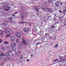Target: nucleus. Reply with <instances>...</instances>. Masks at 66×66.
<instances>
[{
  "label": "nucleus",
  "mask_w": 66,
  "mask_h": 66,
  "mask_svg": "<svg viewBox=\"0 0 66 66\" xmlns=\"http://www.w3.org/2000/svg\"><path fill=\"white\" fill-rule=\"evenodd\" d=\"M59 12L60 13H62V11L61 10H60L59 11Z\"/></svg>",
  "instance_id": "obj_42"
},
{
  "label": "nucleus",
  "mask_w": 66,
  "mask_h": 66,
  "mask_svg": "<svg viewBox=\"0 0 66 66\" xmlns=\"http://www.w3.org/2000/svg\"><path fill=\"white\" fill-rule=\"evenodd\" d=\"M10 9L11 7H7L6 9H5V10L6 11H9V10H10Z\"/></svg>",
  "instance_id": "obj_7"
},
{
  "label": "nucleus",
  "mask_w": 66,
  "mask_h": 66,
  "mask_svg": "<svg viewBox=\"0 0 66 66\" xmlns=\"http://www.w3.org/2000/svg\"><path fill=\"white\" fill-rule=\"evenodd\" d=\"M21 23H22V24H23V23H27V22H25L24 21L23 22H21Z\"/></svg>",
  "instance_id": "obj_30"
},
{
  "label": "nucleus",
  "mask_w": 66,
  "mask_h": 66,
  "mask_svg": "<svg viewBox=\"0 0 66 66\" xmlns=\"http://www.w3.org/2000/svg\"><path fill=\"white\" fill-rule=\"evenodd\" d=\"M11 50L13 51H16V48H12Z\"/></svg>",
  "instance_id": "obj_11"
},
{
  "label": "nucleus",
  "mask_w": 66,
  "mask_h": 66,
  "mask_svg": "<svg viewBox=\"0 0 66 66\" xmlns=\"http://www.w3.org/2000/svg\"><path fill=\"white\" fill-rule=\"evenodd\" d=\"M13 19V18H12V17H11V18H9V20H11V19Z\"/></svg>",
  "instance_id": "obj_38"
},
{
  "label": "nucleus",
  "mask_w": 66,
  "mask_h": 66,
  "mask_svg": "<svg viewBox=\"0 0 66 66\" xmlns=\"http://www.w3.org/2000/svg\"><path fill=\"white\" fill-rule=\"evenodd\" d=\"M17 12H16V14H17Z\"/></svg>",
  "instance_id": "obj_59"
},
{
  "label": "nucleus",
  "mask_w": 66,
  "mask_h": 66,
  "mask_svg": "<svg viewBox=\"0 0 66 66\" xmlns=\"http://www.w3.org/2000/svg\"><path fill=\"white\" fill-rule=\"evenodd\" d=\"M65 23H66V20L65 21Z\"/></svg>",
  "instance_id": "obj_57"
},
{
  "label": "nucleus",
  "mask_w": 66,
  "mask_h": 66,
  "mask_svg": "<svg viewBox=\"0 0 66 66\" xmlns=\"http://www.w3.org/2000/svg\"><path fill=\"white\" fill-rule=\"evenodd\" d=\"M16 42L17 43H19V39H17L16 40Z\"/></svg>",
  "instance_id": "obj_26"
},
{
  "label": "nucleus",
  "mask_w": 66,
  "mask_h": 66,
  "mask_svg": "<svg viewBox=\"0 0 66 66\" xmlns=\"http://www.w3.org/2000/svg\"><path fill=\"white\" fill-rule=\"evenodd\" d=\"M63 17H64L63 16H61V17H60V18H61V19H62V18H63Z\"/></svg>",
  "instance_id": "obj_44"
},
{
  "label": "nucleus",
  "mask_w": 66,
  "mask_h": 66,
  "mask_svg": "<svg viewBox=\"0 0 66 66\" xmlns=\"http://www.w3.org/2000/svg\"><path fill=\"white\" fill-rule=\"evenodd\" d=\"M58 46V45L57 44H56L55 46H54L55 48H57V46Z\"/></svg>",
  "instance_id": "obj_23"
},
{
  "label": "nucleus",
  "mask_w": 66,
  "mask_h": 66,
  "mask_svg": "<svg viewBox=\"0 0 66 66\" xmlns=\"http://www.w3.org/2000/svg\"><path fill=\"white\" fill-rule=\"evenodd\" d=\"M19 45L20 46H21L22 45V43H21V42H20L19 43Z\"/></svg>",
  "instance_id": "obj_24"
},
{
  "label": "nucleus",
  "mask_w": 66,
  "mask_h": 66,
  "mask_svg": "<svg viewBox=\"0 0 66 66\" xmlns=\"http://www.w3.org/2000/svg\"><path fill=\"white\" fill-rule=\"evenodd\" d=\"M15 54L17 55V56H18V55H19V54L18 53V52H15Z\"/></svg>",
  "instance_id": "obj_18"
},
{
  "label": "nucleus",
  "mask_w": 66,
  "mask_h": 66,
  "mask_svg": "<svg viewBox=\"0 0 66 66\" xmlns=\"http://www.w3.org/2000/svg\"><path fill=\"white\" fill-rule=\"evenodd\" d=\"M1 35L2 37H3V32H1Z\"/></svg>",
  "instance_id": "obj_25"
},
{
  "label": "nucleus",
  "mask_w": 66,
  "mask_h": 66,
  "mask_svg": "<svg viewBox=\"0 0 66 66\" xmlns=\"http://www.w3.org/2000/svg\"><path fill=\"white\" fill-rule=\"evenodd\" d=\"M59 3L58 2V3L57 4H55L56 6H57V7H59Z\"/></svg>",
  "instance_id": "obj_17"
},
{
  "label": "nucleus",
  "mask_w": 66,
  "mask_h": 66,
  "mask_svg": "<svg viewBox=\"0 0 66 66\" xmlns=\"http://www.w3.org/2000/svg\"><path fill=\"white\" fill-rule=\"evenodd\" d=\"M23 57V55H20V59H21V60H22V59Z\"/></svg>",
  "instance_id": "obj_21"
},
{
  "label": "nucleus",
  "mask_w": 66,
  "mask_h": 66,
  "mask_svg": "<svg viewBox=\"0 0 66 66\" xmlns=\"http://www.w3.org/2000/svg\"><path fill=\"white\" fill-rule=\"evenodd\" d=\"M56 15L55 14V16H56Z\"/></svg>",
  "instance_id": "obj_62"
},
{
  "label": "nucleus",
  "mask_w": 66,
  "mask_h": 66,
  "mask_svg": "<svg viewBox=\"0 0 66 66\" xmlns=\"http://www.w3.org/2000/svg\"><path fill=\"white\" fill-rule=\"evenodd\" d=\"M0 55L2 56H5V54L3 53L1 54Z\"/></svg>",
  "instance_id": "obj_16"
},
{
  "label": "nucleus",
  "mask_w": 66,
  "mask_h": 66,
  "mask_svg": "<svg viewBox=\"0 0 66 66\" xmlns=\"http://www.w3.org/2000/svg\"><path fill=\"white\" fill-rule=\"evenodd\" d=\"M3 59V57L0 55V59Z\"/></svg>",
  "instance_id": "obj_34"
},
{
  "label": "nucleus",
  "mask_w": 66,
  "mask_h": 66,
  "mask_svg": "<svg viewBox=\"0 0 66 66\" xmlns=\"http://www.w3.org/2000/svg\"><path fill=\"white\" fill-rule=\"evenodd\" d=\"M13 33V31L12 30H10L9 31H7V34H11Z\"/></svg>",
  "instance_id": "obj_6"
},
{
  "label": "nucleus",
  "mask_w": 66,
  "mask_h": 66,
  "mask_svg": "<svg viewBox=\"0 0 66 66\" xmlns=\"http://www.w3.org/2000/svg\"><path fill=\"white\" fill-rule=\"evenodd\" d=\"M58 59H55V60H53V62H56V61H58Z\"/></svg>",
  "instance_id": "obj_31"
},
{
  "label": "nucleus",
  "mask_w": 66,
  "mask_h": 66,
  "mask_svg": "<svg viewBox=\"0 0 66 66\" xmlns=\"http://www.w3.org/2000/svg\"><path fill=\"white\" fill-rule=\"evenodd\" d=\"M43 10L44 11H47V9L46 8H43Z\"/></svg>",
  "instance_id": "obj_28"
},
{
  "label": "nucleus",
  "mask_w": 66,
  "mask_h": 66,
  "mask_svg": "<svg viewBox=\"0 0 66 66\" xmlns=\"http://www.w3.org/2000/svg\"><path fill=\"white\" fill-rule=\"evenodd\" d=\"M4 45H6L9 44V42H4Z\"/></svg>",
  "instance_id": "obj_15"
},
{
  "label": "nucleus",
  "mask_w": 66,
  "mask_h": 66,
  "mask_svg": "<svg viewBox=\"0 0 66 66\" xmlns=\"http://www.w3.org/2000/svg\"><path fill=\"white\" fill-rule=\"evenodd\" d=\"M11 46L12 48H14L16 46V43H12L11 44Z\"/></svg>",
  "instance_id": "obj_4"
},
{
  "label": "nucleus",
  "mask_w": 66,
  "mask_h": 66,
  "mask_svg": "<svg viewBox=\"0 0 66 66\" xmlns=\"http://www.w3.org/2000/svg\"><path fill=\"white\" fill-rule=\"evenodd\" d=\"M15 40V37L12 36L10 38V40L11 42H14Z\"/></svg>",
  "instance_id": "obj_3"
},
{
  "label": "nucleus",
  "mask_w": 66,
  "mask_h": 66,
  "mask_svg": "<svg viewBox=\"0 0 66 66\" xmlns=\"http://www.w3.org/2000/svg\"><path fill=\"white\" fill-rule=\"evenodd\" d=\"M63 61H66V57L64 58L63 60Z\"/></svg>",
  "instance_id": "obj_41"
},
{
  "label": "nucleus",
  "mask_w": 66,
  "mask_h": 66,
  "mask_svg": "<svg viewBox=\"0 0 66 66\" xmlns=\"http://www.w3.org/2000/svg\"><path fill=\"white\" fill-rule=\"evenodd\" d=\"M2 40L1 39H0V43H2Z\"/></svg>",
  "instance_id": "obj_37"
},
{
  "label": "nucleus",
  "mask_w": 66,
  "mask_h": 66,
  "mask_svg": "<svg viewBox=\"0 0 66 66\" xmlns=\"http://www.w3.org/2000/svg\"><path fill=\"white\" fill-rule=\"evenodd\" d=\"M11 36L12 35H6V38H7V37H11Z\"/></svg>",
  "instance_id": "obj_19"
},
{
  "label": "nucleus",
  "mask_w": 66,
  "mask_h": 66,
  "mask_svg": "<svg viewBox=\"0 0 66 66\" xmlns=\"http://www.w3.org/2000/svg\"><path fill=\"white\" fill-rule=\"evenodd\" d=\"M62 4H63V3H62V2H61V3H60V4L61 5H62Z\"/></svg>",
  "instance_id": "obj_49"
},
{
  "label": "nucleus",
  "mask_w": 66,
  "mask_h": 66,
  "mask_svg": "<svg viewBox=\"0 0 66 66\" xmlns=\"http://www.w3.org/2000/svg\"><path fill=\"white\" fill-rule=\"evenodd\" d=\"M55 28V27L54 26L52 25V27H51L52 29H53V28Z\"/></svg>",
  "instance_id": "obj_35"
},
{
  "label": "nucleus",
  "mask_w": 66,
  "mask_h": 66,
  "mask_svg": "<svg viewBox=\"0 0 66 66\" xmlns=\"http://www.w3.org/2000/svg\"><path fill=\"white\" fill-rule=\"evenodd\" d=\"M59 57L60 59V60H61L62 61H63V60H64V59L63 57V56H61H61H60Z\"/></svg>",
  "instance_id": "obj_12"
},
{
  "label": "nucleus",
  "mask_w": 66,
  "mask_h": 66,
  "mask_svg": "<svg viewBox=\"0 0 66 66\" xmlns=\"http://www.w3.org/2000/svg\"><path fill=\"white\" fill-rule=\"evenodd\" d=\"M3 64H2V65H1V66H3Z\"/></svg>",
  "instance_id": "obj_54"
},
{
  "label": "nucleus",
  "mask_w": 66,
  "mask_h": 66,
  "mask_svg": "<svg viewBox=\"0 0 66 66\" xmlns=\"http://www.w3.org/2000/svg\"><path fill=\"white\" fill-rule=\"evenodd\" d=\"M8 53L9 54L10 53H12V52L11 50H9L8 51Z\"/></svg>",
  "instance_id": "obj_13"
},
{
  "label": "nucleus",
  "mask_w": 66,
  "mask_h": 66,
  "mask_svg": "<svg viewBox=\"0 0 66 66\" xmlns=\"http://www.w3.org/2000/svg\"><path fill=\"white\" fill-rule=\"evenodd\" d=\"M41 39H42V40H43V38H42Z\"/></svg>",
  "instance_id": "obj_58"
},
{
  "label": "nucleus",
  "mask_w": 66,
  "mask_h": 66,
  "mask_svg": "<svg viewBox=\"0 0 66 66\" xmlns=\"http://www.w3.org/2000/svg\"><path fill=\"white\" fill-rule=\"evenodd\" d=\"M46 21H48V19H47V20H46Z\"/></svg>",
  "instance_id": "obj_55"
},
{
  "label": "nucleus",
  "mask_w": 66,
  "mask_h": 66,
  "mask_svg": "<svg viewBox=\"0 0 66 66\" xmlns=\"http://www.w3.org/2000/svg\"><path fill=\"white\" fill-rule=\"evenodd\" d=\"M65 50L66 51V47L65 48Z\"/></svg>",
  "instance_id": "obj_56"
},
{
  "label": "nucleus",
  "mask_w": 66,
  "mask_h": 66,
  "mask_svg": "<svg viewBox=\"0 0 66 66\" xmlns=\"http://www.w3.org/2000/svg\"><path fill=\"white\" fill-rule=\"evenodd\" d=\"M18 52H19V53H20V51H19Z\"/></svg>",
  "instance_id": "obj_53"
},
{
  "label": "nucleus",
  "mask_w": 66,
  "mask_h": 66,
  "mask_svg": "<svg viewBox=\"0 0 66 66\" xmlns=\"http://www.w3.org/2000/svg\"><path fill=\"white\" fill-rule=\"evenodd\" d=\"M7 49H10V47L9 45H8L7 46Z\"/></svg>",
  "instance_id": "obj_20"
},
{
  "label": "nucleus",
  "mask_w": 66,
  "mask_h": 66,
  "mask_svg": "<svg viewBox=\"0 0 66 66\" xmlns=\"http://www.w3.org/2000/svg\"><path fill=\"white\" fill-rule=\"evenodd\" d=\"M22 42L24 45L27 46L28 45V42H27L25 40L23 39H22Z\"/></svg>",
  "instance_id": "obj_1"
},
{
  "label": "nucleus",
  "mask_w": 66,
  "mask_h": 66,
  "mask_svg": "<svg viewBox=\"0 0 66 66\" xmlns=\"http://www.w3.org/2000/svg\"><path fill=\"white\" fill-rule=\"evenodd\" d=\"M23 30L24 32H27L29 31V28L28 27H24L23 28Z\"/></svg>",
  "instance_id": "obj_2"
},
{
  "label": "nucleus",
  "mask_w": 66,
  "mask_h": 66,
  "mask_svg": "<svg viewBox=\"0 0 66 66\" xmlns=\"http://www.w3.org/2000/svg\"><path fill=\"white\" fill-rule=\"evenodd\" d=\"M60 21L61 23H62V22H63V20H60Z\"/></svg>",
  "instance_id": "obj_45"
},
{
  "label": "nucleus",
  "mask_w": 66,
  "mask_h": 66,
  "mask_svg": "<svg viewBox=\"0 0 66 66\" xmlns=\"http://www.w3.org/2000/svg\"><path fill=\"white\" fill-rule=\"evenodd\" d=\"M27 62H29V60L28 59L27 60Z\"/></svg>",
  "instance_id": "obj_48"
},
{
  "label": "nucleus",
  "mask_w": 66,
  "mask_h": 66,
  "mask_svg": "<svg viewBox=\"0 0 66 66\" xmlns=\"http://www.w3.org/2000/svg\"><path fill=\"white\" fill-rule=\"evenodd\" d=\"M16 14V12H15V13H14V14Z\"/></svg>",
  "instance_id": "obj_64"
},
{
  "label": "nucleus",
  "mask_w": 66,
  "mask_h": 66,
  "mask_svg": "<svg viewBox=\"0 0 66 66\" xmlns=\"http://www.w3.org/2000/svg\"><path fill=\"white\" fill-rule=\"evenodd\" d=\"M64 25L65 26H66V23H65L64 24Z\"/></svg>",
  "instance_id": "obj_50"
},
{
  "label": "nucleus",
  "mask_w": 66,
  "mask_h": 66,
  "mask_svg": "<svg viewBox=\"0 0 66 66\" xmlns=\"http://www.w3.org/2000/svg\"><path fill=\"white\" fill-rule=\"evenodd\" d=\"M57 23H58V24H61V21H59L58 22H56Z\"/></svg>",
  "instance_id": "obj_14"
},
{
  "label": "nucleus",
  "mask_w": 66,
  "mask_h": 66,
  "mask_svg": "<svg viewBox=\"0 0 66 66\" xmlns=\"http://www.w3.org/2000/svg\"><path fill=\"white\" fill-rule=\"evenodd\" d=\"M40 44H41V43L40 42H39L37 43L36 45V46H37V45H40Z\"/></svg>",
  "instance_id": "obj_27"
},
{
  "label": "nucleus",
  "mask_w": 66,
  "mask_h": 66,
  "mask_svg": "<svg viewBox=\"0 0 66 66\" xmlns=\"http://www.w3.org/2000/svg\"><path fill=\"white\" fill-rule=\"evenodd\" d=\"M3 60L4 61H6L7 60V58L5 57L3 59Z\"/></svg>",
  "instance_id": "obj_29"
},
{
  "label": "nucleus",
  "mask_w": 66,
  "mask_h": 66,
  "mask_svg": "<svg viewBox=\"0 0 66 66\" xmlns=\"http://www.w3.org/2000/svg\"><path fill=\"white\" fill-rule=\"evenodd\" d=\"M35 9L37 12H38V11H39V9L37 7H35Z\"/></svg>",
  "instance_id": "obj_10"
},
{
  "label": "nucleus",
  "mask_w": 66,
  "mask_h": 66,
  "mask_svg": "<svg viewBox=\"0 0 66 66\" xmlns=\"http://www.w3.org/2000/svg\"><path fill=\"white\" fill-rule=\"evenodd\" d=\"M1 49L3 51H4L5 50V47L4 46H2Z\"/></svg>",
  "instance_id": "obj_9"
},
{
  "label": "nucleus",
  "mask_w": 66,
  "mask_h": 66,
  "mask_svg": "<svg viewBox=\"0 0 66 66\" xmlns=\"http://www.w3.org/2000/svg\"><path fill=\"white\" fill-rule=\"evenodd\" d=\"M10 21L12 23H14V21L13 20H12L11 22V21Z\"/></svg>",
  "instance_id": "obj_33"
},
{
  "label": "nucleus",
  "mask_w": 66,
  "mask_h": 66,
  "mask_svg": "<svg viewBox=\"0 0 66 66\" xmlns=\"http://www.w3.org/2000/svg\"><path fill=\"white\" fill-rule=\"evenodd\" d=\"M51 17V15H49V16H48V17L49 18H50V17Z\"/></svg>",
  "instance_id": "obj_52"
},
{
  "label": "nucleus",
  "mask_w": 66,
  "mask_h": 66,
  "mask_svg": "<svg viewBox=\"0 0 66 66\" xmlns=\"http://www.w3.org/2000/svg\"><path fill=\"white\" fill-rule=\"evenodd\" d=\"M19 12L20 13H21V11H20Z\"/></svg>",
  "instance_id": "obj_60"
},
{
  "label": "nucleus",
  "mask_w": 66,
  "mask_h": 66,
  "mask_svg": "<svg viewBox=\"0 0 66 66\" xmlns=\"http://www.w3.org/2000/svg\"><path fill=\"white\" fill-rule=\"evenodd\" d=\"M54 20H56V19H55V17L54 18Z\"/></svg>",
  "instance_id": "obj_51"
},
{
  "label": "nucleus",
  "mask_w": 66,
  "mask_h": 66,
  "mask_svg": "<svg viewBox=\"0 0 66 66\" xmlns=\"http://www.w3.org/2000/svg\"><path fill=\"white\" fill-rule=\"evenodd\" d=\"M47 33L45 34V35H47Z\"/></svg>",
  "instance_id": "obj_61"
},
{
  "label": "nucleus",
  "mask_w": 66,
  "mask_h": 66,
  "mask_svg": "<svg viewBox=\"0 0 66 66\" xmlns=\"http://www.w3.org/2000/svg\"><path fill=\"white\" fill-rule=\"evenodd\" d=\"M19 48H20V49H22V47H19Z\"/></svg>",
  "instance_id": "obj_39"
},
{
  "label": "nucleus",
  "mask_w": 66,
  "mask_h": 66,
  "mask_svg": "<svg viewBox=\"0 0 66 66\" xmlns=\"http://www.w3.org/2000/svg\"><path fill=\"white\" fill-rule=\"evenodd\" d=\"M53 1V0H51L50 1V2H52Z\"/></svg>",
  "instance_id": "obj_43"
},
{
  "label": "nucleus",
  "mask_w": 66,
  "mask_h": 66,
  "mask_svg": "<svg viewBox=\"0 0 66 66\" xmlns=\"http://www.w3.org/2000/svg\"><path fill=\"white\" fill-rule=\"evenodd\" d=\"M7 24L5 23H3V25L4 26H6L7 25Z\"/></svg>",
  "instance_id": "obj_32"
},
{
  "label": "nucleus",
  "mask_w": 66,
  "mask_h": 66,
  "mask_svg": "<svg viewBox=\"0 0 66 66\" xmlns=\"http://www.w3.org/2000/svg\"><path fill=\"white\" fill-rule=\"evenodd\" d=\"M6 55V56H10V55L9 54V53H6L5 54Z\"/></svg>",
  "instance_id": "obj_22"
},
{
  "label": "nucleus",
  "mask_w": 66,
  "mask_h": 66,
  "mask_svg": "<svg viewBox=\"0 0 66 66\" xmlns=\"http://www.w3.org/2000/svg\"><path fill=\"white\" fill-rule=\"evenodd\" d=\"M31 57H33V55H31Z\"/></svg>",
  "instance_id": "obj_47"
},
{
  "label": "nucleus",
  "mask_w": 66,
  "mask_h": 66,
  "mask_svg": "<svg viewBox=\"0 0 66 66\" xmlns=\"http://www.w3.org/2000/svg\"><path fill=\"white\" fill-rule=\"evenodd\" d=\"M42 42H44V41L43 40H42Z\"/></svg>",
  "instance_id": "obj_63"
},
{
  "label": "nucleus",
  "mask_w": 66,
  "mask_h": 66,
  "mask_svg": "<svg viewBox=\"0 0 66 66\" xmlns=\"http://www.w3.org/2000/svg\"><path fill=\"white\" fill-rule=\"evenodd\" d=\"M66 12V7H65V10L64 11V12Z\"/></svg>",
  "instance_id": "obj_36"
},
{
  "label": "nucleus",
  "mask_w": 66,
  "mask_h": 66,
  "mask_svg": "<svg viewBox=\"0 0 66 66\" xmlns=\"http://www.w3.org/2000/svg\"><path fill=\"white\" fill-rule=\"evenodd\" d=\"M48 11H49V12H53V10L52 9L50 8H48Z\"/></svg>",
  "instance_id": "obj_8"
},
{
  "label": "nucleus",
  "mask_w": 66,
  "mask_h": 66,
  "mask_svg": "<svg viewBox=\"0 0 66 66\" xmlns=\"http://www.w3.org/2000/svg\"><path fill=\"white\" fill-rule=\"evenodd\" d=\"M58 2H56L55 3V5L57 4V3H58Z\"/></svg>",
  "instance_id": "obj_40"
},
{
  "label": "nucleus",
  "mask_w": 66,
  "mask_h": 66,
  "mask_svg": "<svg viewBox=\"0 0 66 66\" xmlns=\"http://www.w3.org/2000/svg\"><path fill=\"white\" fill-rule=\"evenodd\" d=\"M12 16H16V15H14V14H12Z\"/></svg>",
  "instance_id": "obj_46"
},
{
  "label": "nucleus",
  "mask_w": 66,
  "mask_h": 66,
  "mask_svg": "<svg viewBox=\"0 0 66 66\" xmlns=\"http://www.w3.org/2000/svg\"><path fill=\"white\" fill-rule=\"evenodd\" d=\"M16 36L18 37H19V38H20V37L21 36V35L20 33L19 32H16Z\"/></svg>",
  "instance_id": "obj_5"
}]
</instances>
